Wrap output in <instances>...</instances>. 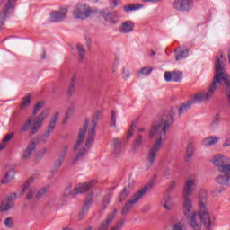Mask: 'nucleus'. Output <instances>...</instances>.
Here are the masks:
<instances>
[{
    "label": "nucleus",
    "instance_id": "32",
    "mask_svg": "<svg viewBox=\"0 0 230 230\" xmlns=\"http://www.w3.org/2000/svg\"><path fill=\"white\" fill-rule=\"evenodd\" d=\"M189 49L181 50V51H176L175 52V60H183V58H186L188 57Z\"/></svg>",
    "mask_w": 230,
    "mask_h": 230
},
{
    "label": "nucleus",
    "instance_id": "38",
    "mask_svg": "<svg viewBox=\"0 0 230 230\" xmlns=\"http://www.w3.org/2000/svg\"><path fill=\"white\" fill-rule=\"evenodd\" d=\"M220 125V113H217L210 124L211 128H217Z\"/></svg>",
    "mask_w": 230,
    "mask_h": 230
},
{
    "label": "nucleus",
    "instance_id": "52",
    "mask_svg": "<svg viewBox=\"0 0 230 230\" xmlns=\"http://www.w3.org/2000/svg\"><path fill=\"white\" fill-rule=\"evenodd\" d=\"M62 163H64V160L58 158V160L55 161L54 163V168L56 169L55 170V172H57V170H58V168H60L62 166Z\"/></svg>",
    "mask_w": 230,
    "mask_h": 230
},
{
    "label": "nucleus",
    "instance_id": "31",
    "mask_svg": "<svg viewBox=\"0 0 230 230\" xmlns=\"http://www.w3.org/2000/svg\"><path fill=\"white\" fill-rule=\"evenodd\" d=\"M143 6H144L143 4H128L124 6V12H127V13L136 12L137 10H141Z\"/></svg>",
    "mask_w": 230,
    "mask_h": 230
},
{
    "label": "nucleus",
    "instance_id": "25",
    "mask_svg": "<svg viewBox=\"0 0 230 230\" xmlns=\"http://www.w3.org/2000/svg\"><path fill=\"white\" fill-rule=\"evenodd\" d=\"M77 48V55L79 57L78 62L79 64H84L85 62V48L81 43L76 45Z\"/></svg>",
    "mask_w": 230,
    "mask_h": 230
},
{
    "label": "nucleus",
    "instance_id": "9",
    "mask_svg": "<svg viewBox=\"0 0 230 230\" xmlns=\"http://www.w3.org/2000/svg\"><path fill=\"white\" fill-rule=\"evenodd\" d=\"M172 8L176 12H191L195 8V2L193 0H174Z\"/></svg>",
    "mask_w": 230,
    "mask_h": 230
},
{
    "label": "nucleus",
    "instance_id": "39",
    "mask_svg": "<svg viewBox=\"0 0 230 230\" xmlns=\"http://www.w3.org/2000/svg\"><path fill=\"white\" fill-rule=\"evenodd\" d=\"M171 230H186V227L181 221H178L172 224Z\"/></svg>",
    "mask_w": 230,
    "mask_h": 230
},
{
    "label": "nucleus",
    "instance_id": "3",
    "mask_svg": "<svg viewBox=\"0 0 230 230\" xmlns=\"http://www.w3.org/2000/svg\"><path fill=\"white\" fill-rule=\"evenodd\" d=\"M229 157L217 154L212 156L210 163L217 166L219 174L216 177V181L221 186H230V164Z\"/></svg>",
    "mask_w": 230,
    "mask_h": 230
},
{
    "label": "nucleus",
    "instance_id": "45",
    "mask_svg": "<svg viewBox=\"0 0 230 230\" xmlns=\"http://www.w3.org/2000/svg\"><path fill=\"white\" fill-rule=\"evenodd\" d=\"M143 141H144L143 135H139L135 140L134 148H139V146L143 145Z\"/></svg>",
    "mask_w": 230,
    "mask_h": 230
},
{
    "label": "nucleus",
    "instance_id": "60",
    "mask_svg": "<svg viewBox=\"0 0 230 230\" xmlns=\"http://www.w3.org/2000/svg\"><path fill=\"white\" fill-rule=\"evenodd\" d=\"M143 3H161L163 0H141Z\"/></svg>",
    "mask_w": 230,
    "mask_h": 230
},
{
    "label": "nucleus",
    "instance_id": "43",
    "mask_svg": "<svg viewBox=\"0 0 230 230\" xmlns=\"http://www.w3.org/2000/svg\"><path fill=\"white\" fill-rule=\"evenodd\" d=\"M48 190L46 188H42L40 190H38L36 197H35V200H40V199H42V197H44V195H46Z\"/></svg>",
    "mask_w": 230,
    "mask_h": 230
},
{
    "label": "nucleus",
    "instance_id": "35",
    "mask_svg": "<svg viewBox=\"0 0 230 230\" xmlns=\"http://www.w3.org/2000/svg\"><path fill=\"white\" fill-rule=\"evenodd\" d=\"M102 13L96 9H87V17H100Z\"/></svg>",
    "mask_w": 230,
    "mask_h": 230
},
{
    "label": "nucleus",
    "instance_id": "59",
    "mask_svg": "<svg viewBox=\"0 0 230 230\" xmlns=\"http://www.w3.org/2000/svg\"><path fill=\"white\" fill-rule=\"evenodd\" d=\"M176 184H177V183H176L175 181H171L170 184H169V186H168V190H169L170 191H172V190L175 189Z\"/></svg>",
    "mask_w": 230,
    "mask_h": 230
},
{
    "label": "nucleus",
    "instance_id": "48",
    "mask_svg": "<svg viewBox=\"0 0 230 230\" xmlns=\"http://www.w3.org/2000/svg\"><path fill=\"white\" fill-rule=\"evenodd\" d=\"M186 154H187V157H188L189 159H191V157H193V145L189 144V145L187 146Z\"/></svg>",
    "mask_w": 230,
    "mask_h": 230
},
{
    "label": "nucleus",
    "instance_id": "33",
    "mask_svg": "<svg viewBox=\"0 0 230 230\" xmlns=\"http://www.w3.org/2000/svg\"><path fill=\"white\" fill-rule=\"evenodd\" d=\"M33 121V117H31L22 126L21 132H28L31 128V122Z\"/></svg>",
    "mask_w": 230,
    "mask_h": 230
},
{
    "label": "nucleus",
    "instance_id": "29",
    "mask_svg": "<svg viewBox=\"0 0 230 230\" xmlns=\"http://www.w3.org/2000/svg\"><path fill=\"white\" fill-rule=\"evenodd\" d=\"M132 184L128 183V186L124 187L123 191L120 193L119 196V202H123L130 195V191L132 190Z\"/></svg>",
    "mask_w": 230,
    "mask_h": 230
},
{
    "label": "nucleus",
    "instance_id": "13",
    "mask_svg": "<svg viewBox=\"0 0 230 230\" xmlns=\"http://www.w3.org/2000/svg\"><path fill=\"white\" fill-rule=\"evenodd\" d=\"M72 13L75 19H81V21L87 19V4L85 3L77 4L75 6Z\"/></svg>",
    "mask_w": 230,
    "mask_h": 230
},
{
    "label": "nucleus",
    "instance_id": "20",
    "mask_svg": "<svg viewBox=\"0 0 230 230\" xmlns=\"http://www.w3.org/2000/svg\"><path fill=\"white\" fill-rule=\"evenodd\" d=\"M85 134H87V121L84 122L83 128L79 131L77 141L74 146V152H76V150L84 145V141H85Z\"/></svg>",
    "mask_w": 230,
    "mask_h": 230
},
{
    "label": "nucleus",
    "instance_id": "34",
    "mask_svg": "<svg viewBox=\"0 0 230 230\" xmlns=\"http://www.w3.org/2000/svg\"><path fill=\"white\" fill-rule=\"evenodd\" d=\"M76 85V79H75V77L72 78L70 85L68 87L67 90V94L68 96H73V94L75 93V86Z\"/></svg>",
    "mask_w": 230,
    "mask_h": 230
},
{
    "label": "nucleus",
    "instance_id": "10",
    "mask_svg": "<svg viewBox=\"0 0 230 230\" xmlns=\"http://www.w3.org/2000/svg\"><path fill=\"white\" fill-rule=\"evenodd\" d=\"M58 118H60V113L56 112L50 119V121L47 127L45 133L40 137V142L46 143V139L53 134V130H55V127H57V123L58 121Z\"/></svg>",
    "mask_w": 230,
    "mask_h": 230
},
{
    "label": "nucleus",
    "instance_id": "27",
    "mask_svg": "<svg viewBox=\"0 0 230 230\" xmlns=\"http://www.w3.org/2000/svg\"><path fill=\"white\" fill-rule=\"evenodd\" d=\"M111 146L113 148V153L116 154L117 155L121 154V140L119 138H113L111 140Z\"/></svg>",
    "mask_w": 230,
    "mask_h": 230
},
{
    "label": "nucleus",
    "instance_id": "1",
    "mask_svg": "<svg viewBox=\"0 0 230 230\" xmlns=\"http://www.w3.org/2000/svg\"><path fill=\"white\" fill-rule=\"evenodd\" d=\"M172 125H173V112L164 115L161 119H157L152 123L148 131V137L151 141H154V143L146 156L149 168L154 166L155 157L159 155V152L161 148H163V141H164L166 137V132H168Z\"/></svg>",
    "mask_w": 230,
    "mask_h": 230
},
{
    "label": "nucleus",
    "instance_id": "49",
    "mask_svg": "<svg viewBox=\"0 0 230 230\" xmlns=\"http://www.w3.org/2000/svg\"><path fill=\"white\" fill-rule=\"evenodd\" d=\"M206 199H208V192H206L204 190H201L199 194V202H204Z\"/></svg>",
    "mask_w": 230,
    "mask_h": 230
},
{
    "label": "nucleus",
    "instance_id": "42",
    "mask_svg": "<svg viewBox=\"0 0 230 230\" xmlns=\"http://www.w3.org/2000/svg\"><path fill=\"white\" fill-rule=\"evenodd\" d=\"M67 152H69V146H64L63 149L59 154L58 159H61L62 161H64V159H66V155H67Z\"/></svg>",
    "mask_w": 230,
    "mask_h": 230
},
{
    "label": "nucleus",
    "instance_id": "57",
    "mask_svg": "<svg viewBox=\"0 0 230 230\" xmlns=\"http://www.w3.org/2000/svg\"><path fill=\"white\" fill-rule=\"evenodd\" d=\"M133 135H134V126L131 125L127 134V139H130V137H132Z\"/></svg>",
    "mask_w": 230,
    "mask_h": 230
},
{
    "label": "nucleus",
    "instance_id": "55",
    "mask_svg": "<svg viewBox=\"0 0 230 230\" xmlns=\"http://www.w3.org/2000/svg\"><path fill=\"white\" fill-rule=\"evenodd\" d=\"M96 184H98L97 180L89 181L88 183H87V190H91V188H94L96 186Z\"/></svg>",
    "mask_w": 230,
    "mask_h": 230
},
{
    "label": "nucleus",
    "instance_id": "47",
    "mask_svg": "<svg viewBox=\"0 0 230 230\" xmlns=\"http://www.w3.org/2000/svg\"><path fill=\"white\" fill-rule=\"evenodd\" d=\"M130 78V71L127 67L122 68V79L128 80Z\"/></svg>",
    "mask_w": 230,
    "mask_h": 230
},
{
    "label": "nucleus",
    "instance_id": "63",
    "mask_svg": "<svg viewBox=\"0 0 230 230\" xmlns=\"http://www.w3.org/2000/svg\"><path fill=\"white\" fill-rule=\"evenodd\" d=\"M111 4H112L113 6H118V0H109Z\"/></svg>",
    "mask_w": 230,
    "mask_h": 230
},
{
    "label": "nucleus",
    "instance_id": "5",
    "mask_svg": "<svg viewBox=\"0 0 230 230\" xmlns=\"http://www.w3.org/2000/svg\"><path fill=\"white\" fill-rule=\"evenodd\" d=\"M150 190H152V183L146 185L144 188L133 194L123 207L121 214L128 215V213L134 209V207L137 204V202H139V200L142 199L143 197H145V195L150 191Z\"/></svg>",
    "mask_w": 230,
    "mask_h": 230
},
{
    "label": "nucleus",
    "instance_id": "2",
    "mask_svg": "<svg viewBox=\"0 0 230 230\" xmlns=\"http://www.w3.org/2000/svg\"><path fill=\"white\" fill-rule=\"evenodd\" d=\"M223 58V55L217 56L215 63L216 75L214 76V81L210 84V87L208 91H201L197 93V94L194 96V103L209 102V100H211V98L213 97L215 91H217V87H218V85H221L223 82L224 85H226V94L228 98V103L230 105V77L229 75H227V72H226V68L224 67L225 65L224 61L222 60Z\"/></svg>",
    "mask_w": 230,
    "mask_h": 230
},
{
    "label": "nucleus",
    "instance_id": "26",
    "mask_svg": "<svg viewBox=\"0 0 230 230\" xmlns=\"http://www.w3.org/2000/svg\"><path fill=\"white\" fill-rule=\"evenodd\" d=\"M87 154V147L84 146L83 148L79 149V152L75 155V156L72 159V164H75L78 161H82L85 155Z\"/></svg>",
    "mask_w": 230,
    "mask_h": 230
},
{
    "label": "nucleus",
    "instance_id": "23",
    "mask_svg": "<svg viewBox=\"0 0 230 230\" xmlns=\"http://www.w3.org/2000/svg\"><path fill=\"white\" fill-rule=\"evenodd\" d=\"M15 179V170L10 169L2 179V184H10Z\"/></svg>",
    "mask_w": 230,
    "mask_h": 230
},
{
    "label": "nucleus",
    "instance_id": "24",
    "mask_svg": "<svg viewBox=\"0 0 230 230\" xmlns=\"http://www.w3.org/2000/svg\"><path fill=\"white\" fill-rule=\"evenodd\" d=\"M103 17L105 21L111 22V24H118L119 22V14H118V13H110L105 14Z\"/></svg>",
    "mask_w": 230,
    "mask_h": 230
},
{
    "label": "nucleus",
    "instance_id": "19",
    "mask_svg": "<svg viewBox=\"0 0 230 230\" xmlns=\"http://www.w3.org/2000/svg\"><path fill=\"white\" fill-rule=\"evenodd\" d=\"M15 199H17L16 193L10 194L6 198V200L2 202V204L0 206V211L2 213H4V211H8V210L12 209V208L13 207V200H15Z\"/></svg>",
    "mask_w": 230,
    "mask_h": 230
},
{
    "label": "nucleus",
    "instance_id": "18",
    "mask_svg": "<svg viewBox=\"0 0 230 230\" xmlns=\"http://www.w3.org/2000/svg\"><path fill=\"white\" fill-rule=\"evenodd\" d=\"M67 17V10L65 12L62 11H54L49 13V22H62Z\"/></svg>",
    "mask_w": 230,
    "mask_h": 230
},
{
    "label": "nucleus",
    "instance_id": "37",
    "mask_svg": "<svg viewBox=\"0 0 230 230\" xmlns=\"http://www.w3.org/2000/svg\"><path fill=\"white\" fill-rule=\"evenodd\" d=\"M118 114L116 113V111H111V119L110 122V127H112L113 128H118L116 126V121H117Z\"/></svg>",
    "mask_w": 230,
    "mask_h": 230
},
{
    "label": "nucleus",
    "instance_id": "12",
    "mask_svg": "<svg viewBox=\"0 0 230 230\" xmlns=\"http://www.w3.org/2000/svg\"><path fill=\"white\" fill-rule=\"evenodd\" d=\"M84 193H87V182L79 183L73 191L71 190V187L67 189L64 196L65 197H72V199H75L76 195H82Z\"/></svg>",
    "mask_w": 230,
    "mask_h": 230
},
{
    "label": "nucleus",
    "instance_id": "8",
    "mask_svg": "<svg viewBox=\"0 0 230 230\" xmlns=\"http://www.w3.org/2000/svg\"><path fill=\"white\" fill-rule=\"evenodd\" d=\"M16 3L17 0H8L7 4L4 6L0 14V28H3V25L4 22H6V19H8V17L13 13Z\"/></svg>",
    "mask_w": 230,
    "mask_h": 230
},
{
    "label": "nucleus",
    "instance_id": "17",
    "mask_svg": "<svg viewBox=\"0 0 230 230\" xmlns=\"http://www.w3.org/2000/svg\"><path fill=\"white\" fill-rule=\"evenodd\" d=\"M165 82H181L182 81V72L179 70H174L172 72L166 71L164 73Z\"/></svg>",
    "mask_w": 230,
    "mask_h": 230
},
{
    "label": "nucleus",
    "instance_id": "44",
    "mask_svg": "<svg viewBox=\"0 0 230 230\" xmlns=\"http://www.w3.org/2000/svg\"><path fill=\"white\" fill-rule=\"evenodd\" d=\"M42 107H44V102H37L32 111V116H36L37 112H39Z\"/></svg>",
    "mask_w": 230,
    "mask_h": 230
},
{
    "label": "nucleus",
    "instance_id": "41",
    "mask_svg": "<svg viewBox=\"0 0 230 230\" xmlns=\"http://www.w3.org/2000/svg\"><path fill=\"white\" fill-rule=\"evenodd\" d=\"M87 213V201H84L82 210L79 212V220H84L85 218V214Z\"/></svg>",
    "mask_w": 230,
    "mask_h": 230
},
{
    "label": "nucleus",
    "instance_id": "50",
    "mask_svg": "<svg viewBox=\"0 0 230 230\" xmlns=\"http://www.w3.org/2000/svg\"><path fill=\"white\" fill-rule=\"evenodd\" d=\"M46 152H48V149L42 148L37 155H36V161H40L42 157H44V155H46Z\"/></svg>",
    "mask_w": 230,
    "mask_h": 230
},
{
    "label": "nucleus",
    "instance_id": "16",
    "mask_svg": "<svg viewBox=\"0 0 230 230\" xmlns=\"http://www.w3.org/2000/svg\"><path fill=\"white\" fill-rule=\"evenodd\" d=\"M33 182H35V179L31 177L23 185L22 193L23 195V193L27 192L26 200H31V199H33V196L35 195V189H31V185L33 184Z\"/></svg>",
    "mask_w": 230,
    "mask_h": 230
},
{
    "label": "nucleus",
    "instance_id": "51",
    "mask_svg": "<svg viewBox=\"0 0 230 230\" xmlns=\"http://www.w3.org/2000/svg\"><path fill=\"white\" fill-rule=\"evenodd\" d=\"M4 226H6V227H9V229H12V226H13V219L12 217L5 218Z\"/></svg>",
    "mask_w": 230,
    "mask_h": 230
},
{
    "label": "nucleus",
    "instance_id": "11",
    "mask_svg": "<svg viewBox=\"0 0 230 230\" xmlns=\"http://www.w3.org/2000/svg\"><path fill=\"white\" fill-rule=\"evenodd\" d=\"M197 190V179L188 178L183 186V199H190Z\"/></svg>",
    "mask_w": 230,
    "mask_h": 230
},
{
    "label": "nucleus",
    "instance_id": "36",
    "mask_svg": "<svg viewBox=\"0 0 230 230\" xmlns=\"http://www.w3.org/2000/svg\"><path fill=\"white\" fill-rule=\"evenodd\" d=\"M152 73L150 66H145L138 71V76H148Z\"/></svg>",
    "mask_w": 230,
    "mask_h": 230
},
{
    "label": "nucleus",
    "instance_id": "14",
    "mask_svg": "<svg viewBox=\"0 0 230 230\" xmlns=\"http://www.w3.org/2000/svg\"><path fill=\"white\" fill-rule=\"evenodd\" d=\"M37 145H39V137L31 139L25 151L22 153V159H30V157H31V154H35L37 152Z\"/></svg>",
    "mask_w": 230,
    "mask_h": 230
},
{
    "label": "nucleus",
    "instance_id": "21",
    "mask_svg": "<svg viewBox=\"0 0 230 230\" xmlns=\"http://www.w3.org/2000/svg\"><path fill=\"white\" fill-rule=\"evenodd\" d=\"M219 141L220 137L209 136L201 141V146H203V148H209L210 146L217 145Z\"/></svg>",
    "mask_w": 230,
    "mask_h": 230
},
{
    "label": "nucleus",
    "instance_id": "15",
    "mask_svg": "<svg viewBox=\"0 0 230 230\" xmlns=\"http://www.w3.org/2000/svg\"><path fill=\"white\" fill-rule=\"evenodd\" d=\"M49 114V111H44L38 116V118L33 121V127L31 129V134L33 135L39 132V129L42 127V123H44V120L48 118Z\"/></svg>",
    "mask_w": 230,
    "mask_h": 230
},
{
    "label": "nucleus",
    "instance_id": "58",
    "mask_svg": "<svg viewBox=\"0 0 230 230\" xmlns=\"http://www.w3.org/2000/svg\"><path fill=\"white\" fill-rule=\"evenodd\" d=\"M121 227H123V222L118 223L111 230H121Z\"/></svg>",
    "mask_w": 230,
    "mask_h": 230
},
{
    "label": "nucleus",
    "instance_id": "53",
    "mask_svg": "<svg viewBox=\"0 0 230 230\" xmlns=\"http://www.w3.org/2000/svg\"><path fill=\"white\" fill-rule=\"evenodd\" d=\"M109 202H111V198L109 196H106L102 200V209H107Z\"/></svg>",
    "mask_w": 230,
    "mask_h": 230
},
{
    "label": "nucleus",
    "instance_id": "28",
    "mask_svg": "<svg viewBox=\"0 0 230 230\" xmlns=\"http://www.w3.org/2000/svg\"><path fill=\"white\" fill-rule=\"evenodd\" d=\"M73 112H75V106H69L66 110V112L65 113L62 125H67L69 119H71L73 116Z\"/></svg>",
    "mask_w": 230,
    "mask_h": 230
},
{
    "label": "nucleus",
    "instance_id": "4",
    "mask_svg": "<svg viewBox=\"0 0 230 230\" xmlns=\"http://www.w3.org/2000/svg\"><path fill=\"white\" fill-rule=\"evenodd\" d=\"M183 215L189 218L190 226L193 230H200V223L197 220V215L199 213L195 211V207L193 206V202L190 198H183V206H182Z\"/></svg>",
    "mask_w": 230,
    "mask_h": 230
},
{
    "label": "nucleus",
    "instance_id": "54",
    "mask_svg": "<svg viewBox=\"0 0 230 230\" xmlns=\"http://www.w3.org/2000/svg\"><path fill=\"white\" fill-rule=\"evenodd\" d=\"M94 199V192L91 191L87 196V206H91L93 204V199Z\"/></svg>",
    "mask_w": 230,
    "mask_h": 230
},
{
    "label": "nucleus",
    "instance_id": "62",
    "mask_svg": "<svg viewBox=\"0 0 230 230\" xmlns=\"http://www.w3.org/2000/svg\"><path fill=\"white\" fill-rule=\"evenodd\" d=\"M224 148L230 146V137H228L223 144Z\"/></svg>",
    "mask_w": 230,
    "mask_h": 230
},
{
    "label": "nucleus",
    "instance_id": "22",
    "mask_svg": "<svg viewBox=\"0 0 230 230\" xmlns=\"http://www.w3.org/2000/svg\"><path fill=\"white\" fill-rule=\"evenodd\" d=\"M197 93H195L192 97H191V102H183L179 110H178V114L179 116H182V114H184L185 112H188V111H190V109H191V105H193V103H199V102H194L193 100L195 99V95Z\"/></svg>",
    "mask_w": 230,
    "mask_h": 230
},
{
    "label": "nucleus",
    "instance_id": "6",
    "mask_svg": "<svg viewBox=\"0 0 230 230\" xmlns=\"http://www.w3.org/2000/svg\"><path fill=\"white\" fill-rule=\"evenodd\" d=\"M102 111L96 110L93 111V117L88 123L87 129V146H93L94 145V137L96 136V127H98V121L102 118Z\"/></svg>",
    "mask_w": 230,
    "mask_h": 230
},
{
    "label": "nucleus",
    "instance_id": "56",
    "mask_svg": "<svg viewBox=\"0 0 230 230\" xmlns=\"http://www.w3.org/2000/svg\"><path fill=\"white\" fill-rule=\"evenodd\" d=\"M13 136H15V133H10L7 134L4 138L3 139L4 143H8V141H12V138L13 137Z\"/></svg>",
    "mask_w": 230,
    "mask_h": 230
},
{
    "label": "nucleus",
    "instance_id": "61",
    "mask_svg": "<svg viewBox=\"0 0 230 230\" xmlns=\"http://www.w3.org/2000/svg\"><path fill=\"white\" fill-rule=\"evenodd\" d=\"M117 64H119V60L115 59L113 67L111 68L112 73H115V72H116V70H117V69H116V65H117Z\"/></svg>",
    "mask_w": 230,
    "mask_h": 230
},
{
    "label": "nucleus",
    "instance_id": "7",
    "mask_svg": "<svg viewBox=\"0 0 230 230\" xmlns=\"http://www.w3.org/2000/svg\"><path fill=\"white\" fill-rule=\"evenodd\" d=\"M199 220L201 224L206 227V229H210L211 227V214L208 209V205L206 202H199Z\"/></svg>",
    "mask_w": 230,
    "mask_h": 230
},
{
    "label": "nucleus",
    "instance_id": "40",
    "mask_svg": "<svg viewBox=\"0 0 230 230\" xmlns=\"http://www.w3.org/2000/svg\"><path fill=\"white\" fill-rule=\"evenodd\" d=\"M136 28V24L132 21H127L122 23V30H134Z\"/></svg>",
    "mask_w": 230,
    "mask_h": 230
},
{
    "label": "nucleus",
    "instance_id": "46",
    "mask_svg": "<svg viewBox=\"0 0 230 230\" xmlns=\"http://www.w3.org/2000/svg\"><path fill=\"white\" fill-rule=\"evenodd\" d=\"M164 208L167 210V211H172L173 209V204L172 203V201L170 200V199H167L165 200V202L164 203Z\"/></svg>",
    "mask_w": 230,
    "mask_h": 230
},
{
    "label": "nucleus",
    "instance_id": "30",
    "mask_svg": "<svg viewBox=\"0 0 230 230\" xmlns=\"http://www.w3.org/2000/svg\"><path fill=\"white\" fill-rule=\"evenodd\" d=\"M31 103V95L28 94L22 100L20 110L26 111V109L30 107Z\"/></svg>",
    "mask_w": 230,
    "mask_h": 230
},
{
    "label": "nucleus",
    "instance_id": "64",
    "mask_svg": "<svg viewBox=\"0 0 230 230\" xmlns=\"http://www.w3.org/2000/svg\"><path fill=\"white\" fill-rule=\"evenodd\" d=\"M172 172H172V170L166 169L165 172H164V174H165V175H172Z\"/></svg>",
    "mask_w": 230,
    "mask_h": 230
}]
</instances>
